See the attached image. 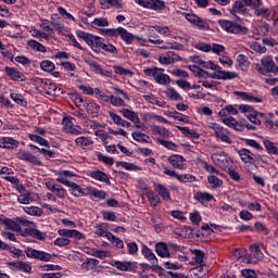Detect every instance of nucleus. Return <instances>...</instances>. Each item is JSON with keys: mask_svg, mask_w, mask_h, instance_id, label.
Segmentation results:
<instances>
[{"mask_svg": "<svg viewBox=\"0 0 278 278\" xmlns=\"http://www.w3.org/2000/svg\"><path fill=\"white\" fill-rule=\"evenodd\" d=\"M244 114L247 118H249L250 123L253 125H262V122L265 118L264 113L255 111L253 106L248 104H228L224 106L219 112L218 116L222 118V123L229 127V129H235V131H243L244 124L239 122L233 116H238V114Z\"/></svg>", "mask_w": 278, "mask_h": 278, "instance_id": "f257e3e1", "label": "nucleus"}, {"mask_svg": "<svg viewBox=\"0 0 278 278\" xmlns=\"http://www.w3.org/2000/svg\"><path fill=\"white\" fill-rule=\"evenodd\" d=\"M100 34L102 36H110L111 38H119L126 43V45H132L134 40H136V35L129 33L127 29L123 27L118 28H102L100 29Z\"/></svg>", "mask_w": 278, "mask_h": 278, "instance_id": "f03ea898", "label": "nucleus"}, {"mask_svg": "<svg viewBox=\"0 0 278 278\" xmlns=\"http://www.w3.org/2000/svg\"><path fill=\"white\" fill-rule=\"evenodd\" d=\"M206 126L208 127V129H212L214 131V136L217 142H224L225 144H231L233 142L231 140V132L227 128L223 127L220 124L207 121Z\"/></svg>", "mask_w": 278, "mask_h": 278, "instance_id": "7ed1b4c3", "label": "nucleus"}, {"mask_svg": "<svg viewBox=\"0 0 278 278\" xmlns=\"http://www.w3.org/2000/svg\"><path fill=\"white\" fill-rule=\"evenodd\" d=\"M143 73L147 77H153L154 81L160 86H168L172 81L170 76L164 73V68L147 67Z\"/></svg>", "mask_w": 278, "mask_h": 278, "instance_id": "20e7f679", "label": "nucleus"}, {"mask_svg": "<svg viewBox=\"0 0 278 278\" xmlns=\"http://www.w3.org/2000/svg\"><path fill=\"white\" fill-rule=\"evenodd\" d=\"M255 71L260 73V75H267L268 73H274V75H278V66L275 64L273 56H263L261 59V64L256 63L254 65Z\"/></svg>", "mask_w": 278, "mask_h": 278, "instance_id": "39448f33", "label": "nucleus"}, {"mask_svg": "<svg viewBox=\"0 0 278 278\" xmlns=\"http://www.w3.org/2000/svg\"><path fill=\"white\" fill-rule=\"evenodd\" d=\"M204 68H210L211 71H215L214 72L215 79L230 80V79H238L239 77L238 73L223 71L220 66L214 64V62L212 61L206 62L204 65Z\"/></svg>", "mask_w": 278, "mask_h": 278, "instance_id": "423d86ee", "label": "nucleus"}, {"mask_svg": "<svg viewBox=\"0 0 278 278\" xmlns=\"http://www.w3.org/2000/svg\"><path fill=\"white\" fill-rule=\"evenodd\" d=\"M219 25L228 34H237L239 36H247L249 34V28L233 21L220 20Z\"/></svg>", "mask_w": 278, "mask_h": 278, "instance_id": "0eeeda50", "label": "nucleus"}, {"mask_svg": "<svg viewBox=\"0 0 278 278\" xmlns=\"http://www.w3.org/2000/svg\"><path fill=\"white\" fill-rule=\"evenodd\" d=\"M24 253L29 260H37L38 262H51L53 260V255L51 253L36 250L34 248H26Z\"/></svg>", "mask_w": 278, "mask_h": 278, "instance_id": "6e6552de", "label": "nucleus"}, {"mask_svg": "<svg viewBox=\"0 0 278 278\" xmlns=\"http://www.w3.org/2000/svg\"><path fill=\"white\" fill-rule=\"evenodd\" d=\"M211 160L215 166L222 168V170H227L231 166V159L227 156L225 152H215L211 155Z\"/></svg>", "mask_w": 278, "mask_h": 278, "instance_id": "1a4fd4ad", "label": "nucleus"}, {"mask_svg": "<svg viewBox=\"0 0 278 278\" xmlns=\"http://www.w3.org/2000/svg\"><path fill=\"white\" fill-rule=\"evenodd\" d=\"M185 18L191 25H194V27H198V29H201V31H210V24L207 23V21L203 20V17H200L194 13H186Z\"/></svg>", "mask_w": 278, "mask_h": 278, "instance_id": "9d476101", "label": "nucleus"}, {"mask_svg": "<svg viewBox=\"0 0 278 278\" xmlns=\"http://www.w3.org/2000/svg\"><path fill=\"white\" fill-rule=\"evenodd\" d=\"M135 2L146 10H153L154 12H162L166 8V3L162 0H135Z\"/></svg>", "mask_w": 278, "mask_h": 278, "instance_id": "9b49d317", "label": "nucleus"}, {"mask_svg": "<svg viewBox=\"0 0 278 278\" xmlns=\"http://www.w3.org/2000/svg\"><path fill=\"white\" fill-rule=\"evenodd\" d=\"M41 136H47V129L42 127H35L34 134H29L28 138L31 140V142H37V144H40V147H49V141Z\"/></svg>", "mask_w": 278, "mask_h": 278, "instance_id": "f8f14e48", "label": "nucleus"}, {"mask_svg": "<svg viewBox=\"0 0 278 278\" xmlns=\"http://www.w3.org/2000/svg\"><path fill=\"white\" fill-rule=\"evenodd\" d=\"M261 260H264V253L260 250V245H250V254L244 258L245 264H257Z\"/></svg>", "mask_w": 278, "mask_h": 278, "instance_id": "ddd939ff", "label": "nucleus"}, {"mask_svg": "<svg viewBox=\"0 0 278 278\" xmlns=\"http://www.w3.org/2000/svg\"><path fill=\"white\" fill-rule=\"evenodd\" d=\"M121 114H123L124 118H127V121L134 123L137 129H142V127H144V124L142 123V121H140V116H138V113L134 112L132 110L122 109Z\"/></svg>", "mask_w": 278, "mask_h": 278, "instance_id": "4468645a", "label": "nucleus"}, {"mask_svg": "<svg viewBox=\"0 0 278 278\" xmlns=\"http://www.w3.org/2000/svg\"><path fill=\"white\" fill-rule=\"evenodd\" d=\"M62 125L65 134H72V136H79V134H81V128L79 126H75L70 117H64Z\"/></svg>", "mask_w": 278, "mask_h": 278, "instance_id": "2eb2a0df", "label": "nucleus"}, {"mask_svg": "<svg viewBox=\"0 0 278 278\" xmlns=\"http://www.w3.org/2000/svg\"><path fill=\"white\" fill-rule=\"evenodd\" d=\"M46 187L48 190H50V192H52V194H55L58 199H64L66 197V189L60 185H55L54 180L47 181Z\"/></svg>", "mask_w": 278, "mask_h": 278, "instance_id": "dca6fc26", "label": "nucleus"}, {"mask_svg": "<svg viewBox=\"0 0 278 278\" xmlns=\"http://www.w3.org/2000/svg\"><path fill=\"white\" fill-rule=\"evenodd\" d=\"M73 177H77V175L71 170H61L56 173V181L67 188L73 182L71 181Z\"/></svg>", "mask_w": 278, "mask_h": 278, "instance_id": "f3484780", "label": "nucleus"}, {"mask_svg": "<svg viewBox=\"0 0 278 278\" xmlns=\"http://www.w3.org/2000/svg\"><path fill=\"white\" fill-rule=\"evenodd\" d=\"M167 162H169L170 166L174 168H178V170H186V168H188V165H186V159L179 154H173L167 159Z\"/></svg>", "mask_w": 278, "mask_h": 278, "instance_id": "a211bd4d", "label": "nucleus"}, {"mask_svg": "<svg viewBox=\"0 0 278 278\" xmlns=\"http://www.w3.org/2000/svg\"><path fill=\"white\" fill-rule=\"evenodd\" d=\"M59 236H62L63 238H72L74 240H86V237L84 233H81L78 230L75 229H59L58 230Z\"/></svg>", "mask_w": 278, "mask_h": 278, "instance_id": "6ab92c4d", "label": "nucleus"}, {"mask_svg": "<svg viewBox=\"0 0 278 278\" xmlns=\"http://www.w3.org/2000/svg\"><path fill=\"white\" fill-rule=\"evenodd\" d=\"M16 157L18 160H23L24 162H29V164H34L35 166L40 164V160H38L36 155L30 154L29 151L20 150L16 154Z\"/></svg>", "mask_w": 278, "mask_h": 278, "instance_id": "aec40b11", "label": "nucleus"}, {"mask_svg": "<svg viewBox=\"0 0 278 278\" xmlns=\"http://www.w3.org/2000/svg\"><path fill=\"white\" fill-rule=\"evenodd\" d=\"M238 155L243 164H255V155L251 150L242 148L238 151Z\"/></svg>", "mask_w": 278, "mask_h": 278, "instance_id": "412c9836", "label": "nucleus"}, {"mask_svg": "<svg viewBox=\"0 0 278 278\" xmlns=\"http://www.w3.org/2000/svg\"><path fill=\"white\" fill-rule=\"evenodd\" d=\"M4 73L12 81H24L25 80V75L23 73L18 72L16 67H10L7 66L4 67Z\"/></svg>", "mask_w": 278, "mask_h": 278, "instance_id": "4be33fe9", "label": "nucleus"}, {"mask_svg": "<svg viewBox=\"0 0 278 278\" xmlns=\"http://www.w3.org/2000/svg\"><path fill=\"white\" fill-rule=\"evenodd\" d=\"M155 192L163 199V201H170V191L166 188V185L160 182H153Z\"/></svg>", "mask_w": 278, "mask_h": 278, "instance_id": "5701e85b", "label": "nucleus"}, {"mask_svg": "<svg viewBox=\"0 0 278 278\" xmlns=\"http://www.w3.org/2000/svg\"><path fill=\"white\" fill-rule=\"evenodd\" d=\"M233 94L238 97V99H241V101H248L249 103H262L264 101V99L254 97L244 91H235Z\"/></svg>", "mask_w": 278, "mask_h": 278, "instance_id": "b1692460", "label": "nucleus"}, {"mask_svg": "<svg viewBox=\"0 0 278 278\" xmlns=\"http://www.w3.org/2000/svg\"><path fill=\"white\" fill-rule=\"evenodd\" d=\"M141 253L146 260H149L153 268L157 267V257L155 256V253H153V250L147 245H142Z\"/></svg>", "mask_w": 278, "mask_h": 278, "instance_id": "393cba45", "label": "nucleus"}, {"mask_svg": "<svg viewBox=\"0 0 278 278\" xmlns=\"http://www.w3.org/2000/svg\"><path fill=\"white\" fill-rule=\"evenodd\" d=\"M9 266L12 268H15V270H20V273H26L29 275L31 273V264L23 261H17V262H11L9 263Z\"/></svg>", "mask_w": 278, "mask_h": 278, "instance_id": "a878e982", "label": "nucleus"}, {"mask_svg": "<svg viewBox=\"0 0 278 278\" xmlns=\"http://www.w3.org/2000/svg\"><path fill=\"white\" fill-rule=\"evenodd\" d=\"M0 149H18V141L11 137H2L0 138Z\"/></svg>", "mask_w": 278, "mask_h": 278, "instance_id": "bb28decb", "label": "nucleus"}, {"mask_svg": "<svg viewBox=\"0 0 278 278\" xmlns=\"http://www.w3.org/2000/svg\"><path fill=\"white\" fill-rule=\"evenodd\" d=\"M67 188H70V192L73 197H88L89 188H81L75 182H72Z\"/></svg>", "mask_w": 278, "mask_h": 278, "instance_id": "cd10ccee", "label": "nucleus"}, {"mask_svg": "<svg viewBox=\"0 0 278 278\" xmlns=\"http://www.w3.org/2000/svg\"><path fill=\"white\" fill-rule=\"evenodd\" d=\"M109 116L111 118V121H113V123L115 125H117L118 127H126V129H129V127H131V123L127 122L126 119H123V117H121V115L109 111Z\"/></svg>", "mask_w": 278, "mask_h": 278, "instance_id": "c85d7f7f", "label": "nucleus"}, {"mask_svg": "<svg viewBox=\"0 0 278 278\" xmlns=\"http://www.w3.org/2000/svg\"><path fill=\"white\" fill-rule=\"evenodd\" d=\"M108 223H100L96 226L94 233L96 236H99V238H105L106 240H109L110 236H112V232L108 231Z\"/></svg>", "mask_w": 278, "mask_h": 278, "instance_id": "c756f323", "label": "nucleus"}, {"mask_svg": "<svg viewBox=\"0 0 278 278\" xmlns=\"http://www.w3.org/2000/svg\"><path fill=\"white\" fill-rule=\"evenodd\" d=\"M155 253L159 255V257H170V250H168V244H166L165 242H157L155 244Z\"/></svg>", "mask_w": 278, "mask_h": 278, "instance_id": "7c9ffc66", "label": "nucleus"}, {"mask_svg": "<svg viewBox=\"0 0 278 278\" xmlns=\"http://www.w3.org/2000/svg\"><path fill=\"white\" fill-rule=\"evenodd\" d=\"M76 147H79V149H84L85 151L88 149H92V138L90 137H78L75 139Z\"/></svg>", "mask_w": 278, "mask_h": 278, "instance_id": "2f4dec72", "label": "nucleus"}, {"mask_svg": "<svg viewBox=\"0 0 278 278\" xmlns=\"http://www.w3.org/2000/svg\"><path fill=\"white\" fill-rule=\"evenodd\" d=\"M36 199H38V195L31 192L22 193L17 197L18 203H22L23 205H29V203H34Z\"/></svg>", "mask_w": 278, "mask_h": 278, "instance_id": "473e14b6", "label": "nucleus"}, {"mask_svg": "<svg viewBox=\"0 0 278 278\" xmlns=\"http://www.w3.org/2000/svg\"><path fill=\"white\" fill-rule=\"evenodd\" d=\"M2 225H4L5 229L9 231L21 233V225L17 222H14V219L4 218L2 219Z\"/></svg>", "mask_w": 278, "mask_h": 278, "instance_id": "72a5a7b5", "label": "nucleus"}, {"mask_svg": "<svg viewBox=\"0 0 278 278\" xmlns=\"http://www.w3.org/2000/svg\"><path fill=\"white\" fill-rule=\"evenodd\" d=\"M193 199L198 201V203H210V201L214 200V195L208 192L198 191L193 194Z\"/></svg>", "mask_w": 278, "mask_h": 278, "instance_id": "f704fd0d", "label": "nucleus"}, {"mask_svg": "<svg viewBox=\"0 0 278 278\" xmlns=\"http://www.w3.org/2000/svg\"><path fill=\"white\" fill-rule=\"evenodd\" d=\"M263 144L265 147V151L269 155H278V144L276 142H273L268 139H264Z\"/></svg>", "mask_w": 278, "mask_h": 278, "instance_id": "c9c22d12", "label": "nucleus"}, {"mask_svg": "<svg viewBox=\"0 0 278 278\" xmlns=\"http://www.w3.org/2000/svg\"><path fill=\"white\" fill-rule=\"evenodd\" d=\"M90 177L92 179H96V181H102V184H108L110 186V177H108V174L101 170H94L90 173Z\"/></svg>", "mask_w": 278, "mask_h": 278, "instance_id": "e433bc0d", "label": "nucleus"}, {"mask_svg": "<svg viewBox=\"0 0 278 278\" xmlns=\"http://www.w3.org/2000/svg\"><path fill=\"white\" fill-rule=\"evenodd\" d=\"M254 14H255V16H262V18H267V21L273 18V16H274L273 9L270 10L266 7L256 8L254 11Z\"/></svg>", "mask_w": 278, "mask_h": 278, "instance_id": "4c0bfd02", "label": "nucleus"}, {"mask_svg": "<svg viewBox=\"0 0 278 278\" xmlns=\"http://www.w3.org/2000/svg\"><path fill=\"white\" fill-rule=\"evenodd\" d=\"M26 233H27V236H29L30 238H34L35 240L42 241V240H46V238H47V232H42L35 228H27Z\"/></svg>", "mask_w": 278, "mask_h": 278, "instance_id": "58836bf2", "label": "nucleus"}, {"mask_svg": "<svg viewBox=\"0 0 278 278\" xmlns=\"http://www.w3.org/2000/svg\"><path fill=\"white\" fill-rule=\"evenodd\" d=\"M99 112H101V105L97 104V102L87 103V113L91 118H97V116H99Z\"/></svg>", "mask_w": 278, "mask_h": 278, "instance_id": "ea45409f", "label": "nucleus"}, {"mask_svg": "<svg viewBox=\"0 0 278 278\" xmlns=\"http://www.w3.org/2000/svg\"><path fill=\"white\" fill-rule=\"evenodd\" d=\"M109 242H111V244H113V247L119 249V251H122V253H125V241H123L121 238L112 235H109Z\"/></svg>", "mask_w": 278, "mask_h": 278, "instance_id": "a19ab883", "label": "nucleus"}, {"mask_svg": "<svg viewBox=\"0 0 278 278\" xmlns=\"http://www.w3.org/2000/svg\"><path fill=\"white\" fill-rule=\"evenodd\" d=\"M112 266H114V268H117V270H122V271H127V270H132L134 269V263L131 262H121V261H115L113 262Z\"/></svg>", "mask_w": 278, "mask_h": 278, "instance_id": "79ce46f5", "label": "nucleus"}, {"mask_svg": "<svg viewBox=\"0 0 278 278\" xmlns=\"http://www.w3.org/2000/svg\"><path fill=\"white\" fill-rule=\"evenodd\" d=\"M27 47L31 51H38V53H47V48H45L42 46V43H40V42H38L34 39H30V40L27 41Z\"/></svg>", "mask_w": 278, "mask_h": 278, "instance_id": "37998d69", "label": "nucleus"}, {"mask_svg": "<svg viewBox=\"0 0 278 278\" xmlns=\"http://www.w3.org/2000/svg\"><path fill=\"white\" fill-rule=\"evenodd\" d=\"M113 71L115 75H119L121 77H134V72L129 68H125L121 65H114Z\"/></svg>", "mask_w": 278, "mask_h": 278, "instance_id": "c03bdc74", "label": "nucleus"}, {"mask_svg": "<svg viewBox=\"0 0 278 278\" xmlns=\"http://www.w3.org/2000/svg\"><path fill=\"white\" fill-rule=\"evenodd\" d=\"M157 144H161V147H164V149H167V151H177L179 149V146L173 141L164 140L162 138L156 139Z\"/></svg>", "mask_w": 278, "mask_h": 278, "instance_id": "a18cd8bd", "label": "nucleus"}, {"mask_svg": "<svg viewBox=\"0 0 278 278\" xmlns=\"http://www.w3.org/2000/svg\"><path fill=\"white\" fill-rule=\"evenodd\" d=\"M100 3L103 10H108V5H112V8H116L117 10L123 8V0H101Z\"/></svg>", "mask_w": 278, "mask_h": 278, "instance_id": "49530a36", "label": "nucleus"}, {"mask_svg": "<svg viewBox=\"0 0 278 278\" xmlns=\"http://www.w3.org/2000/svg\"><path fill=\"white\" fill-rule=\"evenodd\" d=\"M151 129H152L153 134H156L157 136H161L162 138L170 137V130H168L165 127L153 125V126H151Z\"/></svg>", "mask_w": 278, "mask_h": 278, "instance_id": "de8ad7c7", "label": "nucleus"}, {"mask_svg": "<svg viewBox=\"0 0 278 278\" xmlns=\"http://www.w3.org/2000/svg\"><path fill=\"white\" fill-rule=\"evenodd\" d=\"M98 265H99V260H97V258H87L81 264V270H94V268H97Z\"/></svg>", "mask_w": 278, "mask_h": 278, "instance_id": "09e8293b", "label": "nucleus"}, {"mask_svg": "<svg viewBox=\"0 0 278 278\" xmlns=\"http://www.w3.org/2000/svg\"><path fill=\"white\" fill-rule=\"evenodd\" d=\"M237 64H239V68L247 73L249 71V58L244 54H239L237 56Z\"/></svg>", "mask_w": 278, "mask_h": 278, "instance_id": "8fccbe9b", "label": "nucleus"}, {"mask_svg": "<svg viewBox=\"0 0 278 278\" xmlns=\"http://www.w3.org/2000/svg\"><path fill=\"white\" fill-rule=\"evenodd\" d=\"M23 211L25 214H28V216H42L43 212L39 206H24Z\"/></svg>", "mask_w": 278, "mask_h": 278, "instance_id": "3c124183", "label": "nucleus"}, {"mask_svg": "<svg viewBox=\"0 0 278 278\" xmlns=\"http://www.w3.org/2000/svg\"><path fill=\"white\" fill-rule=\"evenodd\" d=\"M77 37L80 38L81 40H84L88 47H92V41L94 40V36L90 35L84 30H78L76 33Z\"/></svg>", "mask_w": 278, "mask_h": 278, "instance_id": "603ef678", "label": "nucleus"}, {"mask_svg": "<svg viewBox=\"0 0 278 278\" xmlns=\"http://www.w3.org/2000/svg\"><path fill=\"white\" fill-rule=\"evenodd\" d=\"M165 94L167 98L170 99V101H182L184 97H181L173 87H168L165 91Z\"/></svg>", "mask_w": 278, "mask_h": 278, "instance_id": "864d4df0", "label": "nucleus"}, {"mask_svg": "<svg viewBox=\"0 0 278 278\" xmlns=\"http://www.w3.org/2000/svg\"><path fill=\"white\" fill-rule=\"evenodd\" d=\"M131 136H132L134 140H136L137 142H146L147 144H149V142H151V137H149L144 132L134 131L131 134Z\"/></svg>", "mask_w": 278, "mask_h": 278, "instance_id": "5fc2aeb1", "label": "nucleus"}, {"mask_svg": "<svg viewBox=\"0 0 278 278\" xmlns=\"http://www.w3.org/2000/svg\"><path fill=\"white\" fill-rule=\"evenodd\" d=\"M10 98H11L12 101H14V103H16L17 105H21L22 108H27V101L25 100V98H23V94H21V93H15V92H11V93H10Z\"/></svg>", "mask_w": 278, "mask_h": 278, "instance_id": "6e6d98bb", "label": "nucleus"}, {"mask_svg": "<svg viewBox=\"0 0 278 278\" xmlns=\"http://www.w3.org/2000/svg\"><path fill=\"white\" fill-rule=\"evenodd\" d=\"M104 42H105V39H103L99 36H94L92 45H91L92 51H94L96 53H99L101 51V49L103 48Z\"/></svg>", "mask_w": 278, "mask_h": 278, "instance_id": "4d7b16f0", "label": "nucleus"}, {"mask_svg": "<svg viewBox=\"0 0 278 278\" xmlns=\"http://www.w3.org/2000/svg\"><path fill=\"white\" fill-rule=\"evenodd\" d=\"M88 194L90 197H94V199H100L101 201L105 200L108 198V193L103 190H99V189H89L88 190Z\"/></svg>", "mask_w": 278, "mask_h": 278, "instance_id": "13d9d810", "label": "nucleus"}, {"mask_svg": "<svg viewBox=\"0 0 278 278\" xmlns=\"http://www.w3.org/2000/svg\"><path fill=\"white\" fill-rule=\"evenodd\" d=\"M151 29L157 31V34H161V36H164L165 38H170L173 34L168 26H152Z\"/></svg>", "mask_w": 278, "mask_h": 278, "instance_id": "bf43d9fd", "label": "nucleus"}, {"mask_svg": "<svg viewBox=\"0 0 278 278\" xmlns=\"http://www.w3.org/2000/svg\"><path fill=\"white\" fill-rule=\"evenodd\" d=\"M167 116H169V118H174L175 121H179L180 123H190V118L179 112H169Z\"/></svg>", "mask_w": 278, "mask_h": 278, "instance_id": "052dcab7", "label": "nucleus"}, {"mask_svg": "<svg viewBox=\"0 0 278 278\" xmlns=\"http://www.w3.org/2000/svg\"><path fill=\"white\" fill-rule=\"evenodd\" d=\"M207 181L211 185V188H213L214 190H217V188H220L223 186V181L216 175L208 176Z\"/></svg>", "mask_w": 278, "mask_h": 278, "instance_id": "680f3d73", "label": "nucleus"}, {"mask_svg": "<svg viewBox=\"0 0 278 278\" xmlns=\"http://www.w3.org/2000/svg\"><path fill=\"white\" fill-rule=\"evenodd\" d=\"M148 200L150 201V204L155 207L157 203H160L161 199L160 195L154 191H148L147 192Z\"/></svg>", "mask_w": 278, "mask_h": 278, "instance_id": "e2e57ef3", "label": "nucleus"}, {"mask_svg": "<svg viewBox=\"0 0 278 278\" xmlns=\"http://www.w3.org/2000/svg\"><path fill=\"white\" fill-rule=\"evenodd\" d=\"M192 255H194L192 257L194 264H201L205 257V253L201 250H192L191 251Z\"/></svg>", "mask_w": 278, "mask_h": 278, "instance_id": "0e129e2a", "label": "nucleus"}, {"mask_svg": "<svg viewBox=\"0 0 278 278\" xmlns=\"http://www.w3.org/2000/svg\"><path fill=\"white\" fill-rule=\"evenodd\" d=\"M118 166H121L125 170H130V172L141 170V168L138 165L129 162H119Z\"/></svg>", "mask_w": 278, "mask_h": 278, "instance_id": "69168bd1", "label": "nucleus"}, {"mask_svg": "<svg viewBox=\"0 0 278 278\" xmlns=\"http://www.w3.org/2000/svg\"><path fill=\"white\" fill-rule=\"evenodd\" d=\"M247 10L244 2L237 0L232 5V12L235 14H240Z\"/></svg>", "mask_w": 278, "mask_h": 278, "instance_id": "338daca9", "label": "nucleus"}, {"mask_svg": "<svg viewBox=\"0 0 278 278\" xmlns=\"http://www.w3.org/2000/svg\"><path fill=\"white\" fill-rule=\"evenodd\" d=\"M111 105L114 108H125V99L124 98H118L115 96H111Z\"/></svg>", "mask_w": 278, "mask_h": 278, "instance_id": "774afa93", "label": "nucleus"}]
</instances>
